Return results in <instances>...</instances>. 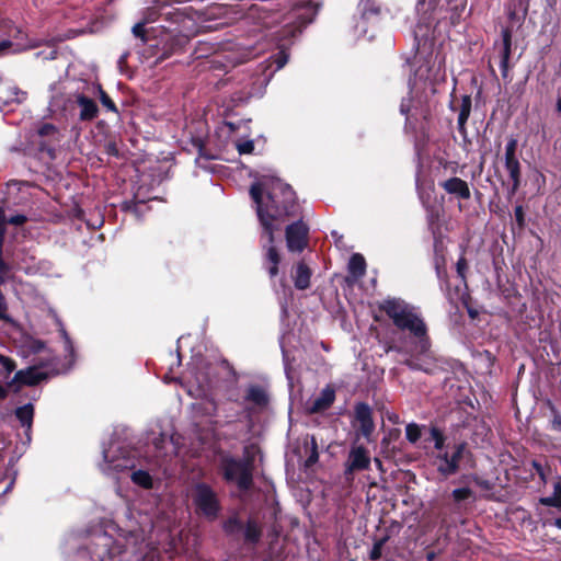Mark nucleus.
I'll list each match as a JSON object with an SVG mask.
<instances>
[{
	"label": "nucleus",
	"instance_id": "423d86ee",
	"mask_svg": "<svg viewBox=\"0 0 561 561\" xmlns=\"http://www.w3.org/2000/svg\"><path fill=\"white\" fill-rule=\"evenodd\" d=\"M224 478L231 484L247 490L252 481V468L249 461L237 460L231 457L221 459Z\"/></svg>",
	"mask_w": 561,
	"mask_h": 561
},
{
	"label": "nucleus",
	"instance_id": "de8ad7c7",
	"mask_svg": "<svg viewBox=\"0 0 561 561\" xmlns=\"http://www.w3.org/2000/svg\"><path fill=\"white\" fill-rule=\"evenodd\" d=\"M400 111L404 115L408 114L409 111H410V106H409V104L404 100L401 103Z\"/></svg>",
	"mask_w": 561,
	"mask_h": 561
},
{
	"label": "nucleus",
	"instance_id": "f8f14e48",
	"mask_svg": "<svg viewBox=\"0 0 561 561\" xmlns=\"http://www.w3.org/2000/svg\"><path fill=\"white\" fill-rule=\"evenodd\" d=\"M308 228L301 221L286 228V241L289 251L300 252L306 247Z\"/></svg>",
	"mask_w": 561,
	"mask_h": 561
},
{
	"label": "nucleus",
	"instance_id": "052dcab7",
	"mask_svg": "<svg viewBox=\"0 0 561 561\" xmlns=\"http://www.w3.org/2000/svg\"><path fill=\"white\" fill-rule=\"evenodd\" d=\"M197 491L205 492V491H208V490L206 488H202V489H198Z\"/></svg>",
	"mask_w": 561,
	"mask_h": 561
},
{
	"label": "nucleus",
	"instance_id": "79ce46f5",
	"mask_svg": "<svg viewBox=\"0 0 561 561\" xmlns=\"http://www.w3.org/2000/svg\"><path fill=\"white\" fill-rule=\"evenodd\" d=\"M514 214H515V219H516L517 224L519 225V227H523L524 226V210H523V207L522 206L515 207Z\"/></svg>",
	"mask_w": 561,
	"mask_h": 561
},
{
	"label": "nucleus",
	"instance_id": "b1692460",
	"mask_svg": "<svg viewBox=\"0 0 561 561\" xmlns=\"http://www.w3.org/2000/svg\"><path fill=\"white\" fill-rule=\"evenodd\" d=\"M502 36H503V50H502V57H501V68H502V73L505 77L507 73V64H508L510 54H511V44H512L511 32L508 30H504L502 33Z\"/></svg>",
	"mask_w": 561,
	"mask_h": 561
},
{
	"label": "nucleus",
	"instance_id": "5fc2aeb1",
	"mask_svg": "<svg viewBox=\"0 0 561 561\" xmlns=\"http://www.w3.org/2000/svg\"><path fill=\"white\" fill-rule=\"evenodd\" d=\"M556 110L558 113H561V99H558Z\"/></svg>",
	"mask_w": 561,
	"mask_h": 561
},
{
	"label": "nucleus",
	"instance_id": "58836bf2",
	"mask_svg": "<svg viewBox=\"0 0 561 561\" xmlns=\"http://www.w3.org/2000/svg\"><path fill=\"white\" fill-rule=\"evenodd\" d=\"M0 364L5 369L7 373H11L15 368L13 360H11L10 358H8L3 355H0Z\"/></svg>",
	"mask_w": 561,
	"mask_h": 561
},
{
	"label": "nucleus",
	"instance_id": "6e6552de",
	"mask_svg": "<svg viewBox=\"0 0 561 561\" xmlns=\"http://www.w3.org/2000/svg\"><path fill=\"white\" fill-rule=\"evenodd\" d=\"M415 77L433 84L446 79L445 60L439 54H431L415 70Z\"/></svg>",
	"mask_w": 561,
	"mask_h": 561
},
{
	"label": "nucleus",
	"instance_id": "bb28decb",
	"mask_svg": "<svg viewBox=\"0 0 561 561\" xmlns=\"http://www.w3.org/2000/svg\"><path fill=\"white\" fill-rule=\"evenodd\" d=\"M245 399L256 407H263L267 402V396L265 391L256 386L249 388Z\"/></svg>",
	"mask_w": 561,
	"mask_h": 561
},
{
	"label": "nucleus",
	"instance_id": "09e8293b",
	"mask_svg": "<svg viewBox=\"0 0 561 561\" xmlns=\"http://www.w3.org/2000/svg\"><path fill=\"white\" fill-rule=\"evenodd\" d=\"M317 459H318V454H317V451H316V450H313V453H312V454L310 455V457L308 458L307 463H308V465H311V463L316 462V461H317Z\"/></svg>",
	"mask_w": 561,
	"mask_h": 561
},
{
	"label": "nucleus",
	"instance_id": "603ef678",
	"mask_svg": "<svg viewBox=\"0 0 561 561\" xmlns=\"http://www.w3.org/2000/svg\"><path fill=\"white\" fill-rule=\"evenodd\" d=\"M140 207H144L142 203L133 205V211L135 214H138V210H139Z\"/></svg>",
	"mask_w": 561,
	"mask_h": 561
},
{
	"label": "nucleus",
	"instance_id": "f257e3e1",
	"mask_svg": "<svg viewBox=\"0 0 561 561\" xmlns=\"http://www.w3.org/2000/svg\"><path fill=\"white\" fill-rule=\"evenodd\" d=\"M250 195L255 204L262 226L263 247L266 248L268 273L277 274L279 255L273 245L274 232L278 231L286 218L297 210L296 197L291 187L274 176H263L251 185Z\"/></svg>",
	"mask_w": 561,
	"mask_h": 561
},
{
	"label": "nucleus",
	"instance_id": "f03ea898",
	"mask_svg": "<svg viewBox=\"0 0 561 561\" xmlns=\"http://www.w3.org/2000/svg\"><path fill=\"white\" fill-rule=\"evenodd\" d=\"M380 309L392 320L401 331L409 332V337L401 343H391L386 352L396 351L408 355L405 364L416 370L432 371L434 356L431 352V342L427 327L416 307L399 298H389L382 301Z\"/></svg>",
	"mask_w": 561,
	"mask_h": 561
},
{
	"label": "nucleus",
	"instance_id": "e433bc0d",
	"mask_svg": "<svg viewBox=\"0 0 561 561\" xmlns=\"http://www.w3.org/2000/svg\"><path fill=\"white\" fill-rule=\"evenodd\" d=\"M383 542L385 540H379L374 545L373 549L369 552V558L371 560H378L381 557Z\"/></svg>",
	"mask_w": 561,
	"mask_h": 561
},
{
	"label": "nucleus",
	"instance_id": "4468645a",
	"mask_svg": "<svg viewBox=\"0 0 561 561\" xmlns=\"http://www.w3.org/2000/svg\"><path fill=\"white\" fill-rule=\"evenodd\" d=\"M194 502L201 514L209 519L217 517L219 504L216 499V493H197Z\"/></svg>",
	"mask_w": 561,
	"mask_h": 561
},
{
	"label": "nucleus",
	"instance_id": "412c9836",
	"mask_svg": "<svg viewBox=\"0 0 561 561\" xmlns=\"http://www.w3.org/2000/svg\"><path fill=\"white\" fill-rule=\"evenodd\" d=\"M505 168L512 180V187L510 194L514 195L520 185V164L518 159L505 161Z\"/></svg>",
	"mask_w": 561,
	"mask_h": 561
},
{
	"label": "nucleus",
	"instance_id": "49530a36",
	"mask_svg": "<svg viewBox=\"0 0 561 561\" xmlns=\"http://www.w3.org/2000/svg\"><path fill=\"white\" fill-rule=\"evenodd\" d=\"M12 43L10 41L0 42V55L3 54L7 49L11 47Z\"/></svg>",
	"mask_w": 561,
	"mask_h": 561
},
{
	"label": "nucleus",
	"instance_id": "c9c22d12",
	"mask_svg": "<svg viewBox=\"0 0 561 561\" xmlns=\"http://www.w3.org/2000/svg\"><path fill=\"white\" fill-rule=\"evenodd\" d=\"M288 61V54L284 50H280L274 58V62L276 64V69H282Z\"/></svg>",
	"mask_w": 561,
	"mask_h": 561
},
{
	"label": "nucleus",
	"instance_id": "3c124183",
	"mask_svg": "<svg viewBox=\"0 0 561 561\" xmlns=\"http://www.w3.org/2000/svg\"><path fill=\"white\" fill-rule=\"evenodd\" d=\"M8 394V390L4 386L0 383V400L4 399Z\"/></svg>",
	"mask_w": 561,
	"mask_h": 561
},
{
	"label": "nucleus",
	"instance_id": "393cba45",
	"mask_svg": "<svg viewBox=\"0 0 561 561\" xmlns=\"http://www.w3.org/2000/svg\"><path fill=\"white\" fill-rule=\"evenodd\" d=\"M310 271L305 264H298L295 273V286L298 289H306L310 284Z\"/></svg>",
	"mask_w": 561,
	"mask_h": 561
},
{
	"label": "nucleus",
	"instance_id": "a18cd8bd",
	"mask_svg": "<svg viewBox=\"0 0 561 561\" xmlns=\"http://www.w3.org/2000/svg\"><path fill=\"white\" fill-rule=\"evenodd\" d=\"M552 428L556 431H561V415H554L552 420Z\"/></svg>",
	"mask_w": 561,
	"mask_h": 561
},
{
	"label": "nucleus",
	"instance_id": "dca6fc26",
	"mask_svg": "<svg viewBox=\"0 0 561 561\" xmlns=\"http://www.w3.org/2000/svg\"><path fill=\"white\" fill-rule=\"evenodd\" d=\"M335 400V391L332 387L327 386L320 394L307 403L309 413H320L328 410Z\"/></svg>",
	"mask_w": 561,
	"mask_h": 561
},
{
	"label": "nucleus",
	"instance_id": "a211bd4d",
	"mask_svg": "<svg viewBox=\"0 0 561 561\" xmlns=\"http://www.w3.org/2000/svg\"><path fill=\"white\" fill-rule=\"evenodd\" d=\"M442 186L447 193L454 194L462 199L470 197V190L467 182L459 178H451L445 181Z\"/></svg>",
	"mask_w": 561,
	"mask_h": 561
},
{
	"label": "nucleus",
	"instance_id": "5701e85b",
	"mask_svg": "<svg viewBox=\"0 0 561 561\" xmlns=\"http://www.w3.org/2000/svg\"><path fill=\"white\" fill-rule=\"evenodd\" d=\"M15 415L18 420L21 422L22 426L26 427V432L31 430L33 416H34V408L31 403L24 404L20 407L15 411Z\"/></svg>",
	"mask_w": 561,
	"mask_h": 561
},
{
	"label": "nucleus",
	"instance_id": "ddd939ff",
	"mask_svg": "<svg viewBox=\"0 0 561 561\" xmlns=\"http://www.w3.org/2000/svg\"><path fill=\"white\" fill-rule=\"evenodd\" d=\"M438 0H419L416 3V13L419 15V22L416 25L415 36H424L425 33L422 31L430 27L432 20L434 19V12L437 8Z\"/></svg>",
	"mask_w": 561,
	"mask_h": 561
},
{
	"label": "nucleus",
	"instance_id": "7c9ffc66",
	"mask_svg": "<svg viewBox=\"0 0 561 561\" xmlns=\"http://www.w3.org/2000/svg\"><path fill=\"white\" fill-rule=\"evenodd\" d=\"M405 436L410 443H416L421 437V427L415 423L408 424L405 427Z\"/></svg>",
	"mask_w": 561,
	"mask_h": 561
},
{
	"label": "nucleus",
	"instance_id": "1a4fd4ad",
	"mask_svg": "<svg viewBox=\"0 0 561 561\" xmlns=\"http://www.w3.org/2000/svg\"><path fill=\"white\" fill-rule=\"evenodd\" d=\"M318 12V7L314 0H302L295 4V7L286 15V25H291L295 28H300L312 22Z\"/></svg>",
	"mask_w": 561,
	"mask_h": 561
},
{
	"label": "nucleus",
	"instance_id": "37998d69",
	"mask_svg": "<svg viewBox=\"0 0 561 561\" xmlns=\"http://www.w3.org/2000/svg\"><path fill=\"white\" fill-rule=\"evenodd\" d=\"M195 383L197 385V388L201 390V391H204L205 387L207 386L208 381L206 379L205 376H196L195 377Z\"/></svg>",
	"mask_w": 561,
	"mask_h": 561
},
{
	"label": "nucleus",
	"instance_id": "c03bdc74",
	"mask_svg": "<svg viewBox=\"0 0 561 561\" xmlns=\"http://www.w3.org/2000/svg\"><path fill=\"white\" fill-rule=\"evenodd\" d=\"M467 267L466 260L463 257L459 259L457 262V272L459 276L463 277V271Z\"/></svg>",
	"mask_w": 561,
	"mask_h": 561
},
{
	"label": "nucleus",
	"instance_id": "39448f33",
	"mask_svg": "<svg viewBox=\"0 0 561 561\" xmlns=\"http://www.w3.org/2000/svg\"><path fill=\"white\" fill-rule=\"evenodd\" d=\"M430 434L431 440L434 443V447L437 450L436 466L438 471L445 476L456 472L459 460L466 450V445L455 444L453 446H445L444 436L436 427L431 428Z\"/></svg>",
	"mask_w": 561,
	"mask_h": 561
},
{
	"label": "nucleus",
	"instance_id": "6e6d98bb",
	"mask_svg": "<svg viewBox=\"0 0 561 561\" xmlns=\"http://www.w3.org/2000/svg\"><path fill=\"white\" fill-rule=\"evenodd\" d=\"M553 524H554L556 527L561 529V518H557Z\"/></svg>",
	"mask_w": 561,
	"mask_h": 561
},
{
	"label": "nucleus",
	"instance_id": "cd10ccee",
	"mask_svg": "<svg viewBox=\"0 0 561 561\" xmlns=\"http://www.w3.org/2000/svg\"><path fill=\"white\" fill-rule=\"evenodd\" d=\"M471 111V99L469 95H465L461 101L460 112L458 115L459 128H462L468 121Z\"/></svg>",
	"mask_w": 561,
	"mask_h": 561
},
{
	"label": "nucleus",
	"instance_id": "864d4df0",
	"mask_svg": "<svg viewBox=\"0 0 561 561\" xmlns=\"http://www.w3.org/2000/svg\"><path fill=\"white\" fill-rule=\"evenodd\" d=\"M104 473L110 476V474H114V473H116V472H115V471H113V470H111L110 472H104ZM117 473H118V474H121V477H118V480H122V478H123V477H127L126 474H123V473H121V472H117Z\"/></svg>",
	"mask_w": 561,
	"mask_h": 561
},
{
	"label": "nucleus",
	"instance_id": "20e7f679",
	"mask_svg": "<svg viewBox=\"0 0 561 561\" xmlns=\"http://www.w3.org/2000/svg\"><path fill=\"white\" fill-rule=\"evenodd\" d=\"M23 354L28 356L31 354H42L45 356L38 360L37 364L19 370L14 376V381L21 385L34 386L39 381L48 378L50 375H56L65 371L64 368H60L55 357L49 354L46 345L32 336H25L23 341Z\"/></svg>",
	"mask_w": 561,
	"mask_h": 561
},
{
	"label": "nucleus",
	"instance_id": "473e14b6",
	"mask_svg": "<svg viewBox=\"0 0 561 561\" xmlns=\"http://www.w3.org/2000/svg\"><path fill=\"white\" fill-rule=\"evenodd\" d=\"M533 467L543 482L551 479V469L549 467H546L538 461H533Z\"/></svg>",
	"mask_w": 561,
	"mask_h": 561
},
{
	"label": "nucleus",
	"instance_id": "7ed1b4c3",
	"mask_svg": "<svg viewBox=\"0 0 561 561\" xmlns=\"http://www.w3.org/2000/svg\"><path fill=\"white\" fill-rule=\"evenodd\" d=\"M159 428L157 425L148 434V442L152 445L156 455L154 460L148 462L147 469H136L130 450L124 447L122 443L113 442L107 448L103 449L101 470L103 472L113 470L126 474L139 488H154V480L159 479L156 469L162 466L164 458L176 451L171 432H160Z\"/></svg>",
	"mask_w": 561,
	"mask_h": 561
},
{
	"label": "nucleus",
	"instance_id": "ea45409f",
	"mask_svg": "<svg viewBox=\"0 0 561 561\" xmlns=\"http://www.w3.org/2000/svg\"><path fill=\"white\" fill-rule=\"evenodd\" d=\"M25 221H26V217L24 215H15V216L10 217L8 220L4 218V226L7 225V222L14 225V226H20V225H23Z\"/></svg>",
	"mask_w": 561,
	"mask_h": 561
},
{
	"label": "nucleus",
	"instance_id": "c756f323",
	"mask_svg": "<svg viewBox=\"0 0 561 561\" xmlns=\"http://www.w3.org/2000/svg\"><path fill=\"white\" fill-rule=\"evenodd\" d=\"M540 504L554 507L561 513V493H551L549 496L541 497Z\"/></svg>",
	"mask_w": 561,
	"mask_h": 561
},
{
	"label": "nucleus",
	"instance_id": "13d9d810",
	"mask_svg": "<svg viewBox=\"0 0 561 561\" xmlns=\"http://www.w3.org/2000/svg\"><path fill=\"white\" fill-rule=\"evenodd\" d=\"M127 58V54H124L121 58H119V62H124Z\"/></svg>",
	"mask_w": 561,
	"mask_h": 561
},
{
	"label": "nucleus",
	"instance_id": "9d476101",
	"mask_svg": "<svg viewBox=\"0 0 561 561\" xmlns=\"http://www.w3.org/2000/svg\"><path fill=\"white\" fill-rule=\"evenodd\" d=\"M113 539L106 533H96L92 537L88 552L92 561H105L106 558H113L116 554L115 548H112Z\"/></svg>",
	"mask_w": 561,
	"mask_h": 561
},
{
	"label": "nucleus",
	"instance_id": "9b49d317",
	"mask_svg": "<svg viewBox=\"0 0 561 561\" xmlns=\"http://www.w3.org/2000/svg\"><path fill=\"white\" fill-rule=\"evenodd\" d=\"M353 425L367 442L371 440L375 425L371 417V409L366 403L356 404Z\"/></svg>",
	"mask_w": 561,
	"mask_h": 561
},
{
	"label": "nucleus",
	"instance_id": "bf43d9fd",
	"mask_svg": "<svg viewBox=\"0 0 561 561\" xmlns=\"http://www.w3.org/2000/svg\"><path fill=\"white\" fill-rule=\"evenodd\" d=\"M12 488V482H10L5 488L4 491H9Z\"/></svg>",
	"mask_w": 561,
	"mask_h": 561
},
{
	"label": "nucleus",
	"instance_id": "4be33fe9",
	"mask_svg": "<svg viewBox=\"0 0 561 561\" xmlns=\"http://www.w3.org/2000/svg\"><path fill=\"white\" fill-rule=\"evenodd\" d=\"M37 135L44 139V142H55L60 138L58 128L50 123H43L37 128Z\"/></svg>",
	"mask_w": 561,
	"mask_h": 561
},
{
	"label": "nucleus",
	"instance_id": "e2e57ef3",
	"mask_svg": "<svg viewBox=\"0 0 561 561\" xmlns=\"http://www.w3.org/2000/svg\"><path fill=\"white\" fill-rule=\"evenodd\" d=\"M456 491L462 492V491H467V490L466 489H457Z\"/></svg>",
	"mask_w": 561,
	"mask_h": 561
},
{
	"label": "nucleus",
	"instance_id": "2f4dec72",
	"mask_svg": "<svg viewBox=\"0 0 561 561\" xmlns=\"http://www.w3.org/2000/svg\"><path fill=\"white\" fill-rule=\"evenodd\" d=\"M156 20V16H154V12H151L150 13V16L144 21V22H139L137 24L134 25L133 27V34L136 36V37H139L141 38V41L144 42L145 41V25L146 23L148 22H152Z\"/></svg>",
	"mask_w": 561,
	"mask_h": 561
},
{
	"label": "nucleus",
	"instance_id": "8fccbe9b",
	"mask_svg": "<svg viewBox=\"0 0 561 561\" xmlns=\"http://www.w3.org/2000/svg\"><path fill=\"white\" fill-rule=\"evenodd\" d=\"M468 494H469V493H462V492L454 493V495H455V500H456V501H458V502H459V501H462V500H465V499H467V495H468Z\"/></svg>",
	"mask_w": 561,
	"mask_h": 561
},
{
	"label": "nucleus",
	"instance_id": "4d7b16f0",
	"mask_svg": "<svg viewBox=\"0 0 561 561\" xmlns=\"http://www.w3.org/2000/svg\"><path fill=\"white\" fill-rule=\"evenodd\" d=\"M554 491H556V492L561 491V485H560V483H556V485H554Z\"/></svg>",
	"mask_w": 561,
	"mask_h": 561
},
{
	"label": "nucleus",
	"instance_id": "c85d7f7f",
	"mask_svg": "<svg viewBox=\"0 0 561 561\" xmlns=\"http://www.w3.org/2000/svg\"><path fill=\"white\" fill-rule=\"evenodd\" d=\"M67 102H70V101L66 100L62 95L54 96L49 104L50 112L56 114L58 112L62 113V112L68 111Z\"/></svg>",
	"mask_w": 561,
	"mask_h": 561
},
{
	"label": "nucleus",
	"instance_id": "2eb2a0df",
	"mask_svg": "<svg viewBox=\"0 0 561 561\" xmlns=\"http://www.w3.org/2000/svg\"><path fill=\"white\" fill-rule=\"evenodd\" d=\"M369 462H370V457H369L367 449L363 446L353 445L350 450L347 462H346L347 471L352 472L355 470L366 469L368 467Z\"/></svg>",
	"mask_w": 561,
	"mask_h": 561
},
{
	"label": "nucleus",
	"instance_id": "a19ab883",
	"mask_svg": "<svg viewBox=\"0 0 561 561\" xmlns=\"http://www.w3.org/2000/svg\"><path fill=\"white\" fill-rule=\"evenodd\" d=\"M59 331H60V334H61V336L64 339L66 351L71 354L72 353V345H71V341H70L66 330L61 327Z\"/></svg>",
	"mask_w": 561,
	"mask_h": 561
},
{
	"label": "nucleus",
	"instance_id": "a878e982",
	"mask_svg": "<svg viewBox=\"0 0 561 561\" xmlns=\"http://www.w3.org/2000/svg\"><path fill=\"white\" fill-rule=\"evenodd\" d=\"M147 526H140L138 529H130L127 531L125 539L128 545L137 547L147 540Z\"/></svg>",
	"mask_w": 561,
	"mask_h": 561
},
{
	"label": "nucleus",
	"instance_id": "0eeeda50",
	"mask_svg": "<svg viewBox=\"0 0 561 561\" xmlns=\"http://www.w3.org/2000/svg\"><path fill=\"white\" fill-rule=\"evenodd\" d=\"M225 533L229 536H234L243 533V539L247 545L255 546L262 537L263 530L260 523L253 518H249L247 524L243 525L237 515L229 517L222 525Z\"/></svg>",
	"mask_w": 561,
	"mask_h": 561
},
{
	"label": "nucleus",
	"instance_id": "f3484780",
	"mask_svg": "<svg viewBox=\"0 0 561 561\" xmlns=\"http://www.w3.org/2000/svg\"><path fill=\"white\" fill-rule=\"evenodd\" d=\"M366 273V261L359 253H355L351 256L348 262V276L346 282L350 284L359 280Z\"/></svg>",
	"mask_w": 561,
	"mask_h": 561
},
{
	"label": "nucleus",
	"instance_id": "4c0bfd02",
	"mask_svg": "<svg viewBox=\"0 0 561 561\" xmlns=\"http://www.w3.org/2000/svg\"><path fill=\"white\" fill-rule=\"evenodd\" d=\"M101 93V102L102 104L107 107L110 111H116V106L114 104V102L111 100V98L104 92V91H100Z\"/></svg>",
	"mask_w": 561,
	"mask_h": 561
},
{
	"label": "nucleus",
	"instance_id": "680f3d73",
	"mask_svg": "<svg viewBox=\"0 0 561 561\" xmlns=\"http://www.w3.org/2000/svg\"><path fill=\"white\" fill-rule=\"evenodd\" d=\"M366 16H367V13H366V12H364V13H363V21L366 19Z\"/></svg>",
	"mask_w": 561,
	"mask_h": 561
},
{
	"label": "nucleus",
	"instance_id": "6ab92c4d",
	"mask_svg": "<svg viewBox=\"0 0 561 561\" xmlns=\"http://www.w3.org/2000/svg\"><path fill=\"white\" fill-rule=\"evenodd\" d=\"M76 102L80 107V119L90 121L93 119L98 114V106L95 102L84 95H77Z\"/></svg>",
	"mask_w": 561,
	"mask_h": 561
},
{
	"label": "nucleus",
	"instance_id": "0e129e2a",
	"mask_svg": "<svg viewBox=\"0 0 561 561\" xmlns=\"http://www.w3.org/2000/svg\"><path fill=\"white\" fill-rule=\"evenodd\" d=\"M55 51H51L50 59H54Z\"/></svg>",
	"mask_w": 561,
	"mask_h": 561
},
{
	"label": "nucleus",
	"instance_id": "f704fd0d",
	"mask_svg": "<svg viewBox=\"0 0 561 561\" xmlns=\"http://www.w3.org/2000/svg\"><path fill=\"white\" fill-rule=\"evenodd\" d=\"M237 149H238L239 153H241V154L251 153L254 149V144L252 140L238 142Z\"/></svg>",
	"mask_w": 561,
	"mask_h": 561
},
{
	"label": "nucleus",
	"instance_id": "72a5a7b5",
	"mask_svg": "<svg viewBox=\"0 0 561 561\" xmlns=\"http://www.w3.org/2000/svg\"><path fill=\"white\" fill-rule=\"evenodd\" d=\"M516 149H517V140L514 138H511L505 147V161L517 159Z\"/></svg>",
	"mask_w": 561,
	"mask_h": 561
},
{
	"label": "nucleus",
	"instance_id": "aec40b11",
	"mask_svg": "<svg viewBox=\"0 0 561 561\" xmlns=\"http://www.w3.org/2000/svg\"><path fill=\"white\" fill-rule=\"evenodd\" d=\"M25 99V93L15 87H7L0 90V110L11 103H20Z\"/></svg>",
	"mask_w": 561,
	"mask_h": 561
}]
</instances>
